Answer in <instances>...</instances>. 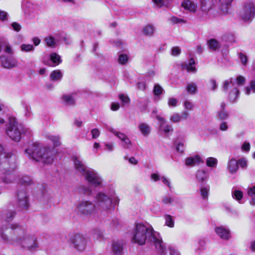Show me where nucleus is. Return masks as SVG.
<instances>
[{
    "instance_id": "nucleus-6",
    "label": "nucleus",
    "mask_w": 255,
    "mask_h": 255,
    "mask_svg": "<svg viewBox=\"0 0 255 255\" xmlns=\"http://www.w3.org/2000/svg\"><path fill=\"white\" fill-rule=\"evenodd\" d=\"M255 16V4L253 2L245 3L239 13L240 19L245 22H251Z\"/></svg>"
},
{
    "instance_id": "nucleus-10",
    "label": "nucleus",
    "mask_w": 255,
    "mask_h": 255,
    "mask_svg": "<svg viewBox=\"0 0 255 255\" xmlns=\"http://www.w3.org/2000/svg\"><path fill=\"white\" fill-rule=\"evenodd\" d=\"M83 175L94 186L98 187L102 185V178L93 169L89 168Z\"/></svg>"
},
{
    "instance_id": "nucleus-2",
    "label": "nucleus",
    "mask_w": 255,
    "mask_h": 255,
    "mask_svg": "<svg viewBox=\"0 0 255 255\" xmlns=\"http://www.w3.org/2000/svg\"><path fill=\"white\" fill-rule=\"evenodd\" d=\"M131 242L139 245L152 243L160 255H165L166 248L159 234L150 224H135L130 233Z\"/></svg>"
},
{
    "instance_id": "nucleus-36",
    "label": "nucleus",
    "mask_w": 255,
    "mask_h": 255,
    "mask_svg": "<svg viewBox=\"0 0 255 255\" xmlns=\"http://www.w3.org/2000/svg\"><path fill=\"white\" fill-rule=\"evenodd\" d=\"M186 90L190 94H195L197 90V85L194 83H190L187 84Z\"/></svg>"
},
{
    "instance_id": "nucleus-53",
    "label": "nucleus",
    "mask_w": 255,
    "mask_h": 255,
    "mask_svg": "<svg viewBox=\"0 0 255 255\" xmlns=\"http://www.w3.org/2000/svg\"><path fill=\"white\" fill-rule=\"evenodd\" d=\"M209 85L211 89L213 91L215 90L218 87L216 80L213 79H211L209 80Z\"/></svg>"
},
{
    "instance_id": "nucleus-5",
    "label": "nucleus",
    "mask_w": 255,
    "mask_h": 255,
    "mask_svg": "<svg viewBox=\"0 0 255 255\" xmlns=\"http://www.w3.org/2000/svg\"><path fill=\"white\" fill-rule=\"evenodd\" d=\"M15 156L11 152L6 151L0 144V162L2 164V168L6 171H10V168L15 166Z\"/></svg>"
},
{
    "instance_id": "nucleus-44",
    "label": "nucleus",
    "mask_w": 255,
    "mask_h": 255,
    "mask_svg": "<svg viewBox=\"0 0 255 255\" xmlns=\"http://www.w3.org/2000/svg\"><path fill=\"white\" fill-rule=\"evenodd\" d=\"M153 91L154 95L158 96L162 94L164 90L159 84H155Z\"/></svg>"
},
{
    "instance_id": "nucleus-58",
    "label": "nucleus",
    "mask_w": 255,
    "mask_h": 255,
    "mask_svg": "<svg viewBox=\"0 0 255 255\" xmlns=\"http://www.w3.org/2000/svg\"><path fill=\"white\" fill-rule=\"evenodd\" d=\"M181 53V49L178 47H174L171 50V54L174 56L179 55Z\"/></svg>"
},
{
    "instance_id": "nucleus-29",
    "label": "nucleus",
    "mask_w": 255,
    "mask_h": 255,
    "mask_svg": "<svg viewBox=\"0 0 255 255\" xmlns=\"http://www.w3.org/2000/svg\"><path fill=\"white\" fill-rule=\"evenodd\" d=\"M195 61L193 58L189 59L188 63L185 64L184 65V68L188 72L195 73L196 72V69L195 66Z\"/></svg>"
},
{
    "instance_id": "nucleus-60",
    "label": "nucleus",
    "mask_w": 255,
    "mask_h": 255,
    "mask_svg": "<svg viewBox=\"0 0 255 255\" xmlns=\"http://www.w3.org/2000/svg\"><path fill=\"white\" fill-rule=\"evenodd\" d=\"M239 57H240V59L242 63L244 65H246L247 64V61H248L247 56L245 55H244V54L240 53L239 54Z\"/></svg>"
},
{
    "instance_id": "nucleus-40",
    "label": "nucleus",
    "mask_w": 255,
    "mask_h": 255,
    "mask_svg": "<svg viewBox=\"0 0 255 255\" xmlns=\"http://www.w3.org/2000/svg\"><path fill=\"white\" fill-rule=\"evenodd\" d=\"M48 138L50 140H51L53 142V145L54 146H57L60 145V137L59 136L49 135L48 136Z\"/></svg>"
},
{
    "instance_id": "nucleus-39",
    "label": "nucleus",
    "mask_w": 255,
    "mask_h": 255,
    "mask_svg": "<svg viewBox=\"0 0 255 255\" xmlns=\"http://www.w3.org/2000/svg\"><path fill=\"white\" fill-rule=\"evenodd\" d=\"M243 196V192L238 190H232V196L233 198L235 199L238 202L242 199Z\"/></svg>"
},
{
    "instance_id": "nucleus-26",
    "label": "nucleus",
    "mask_w": 255,
    "mask_h": 255,
    "mask_svg": "<svg viewBox=\"0 0 255 255\" xmlns=\"http://www.w3.org/2000/svg\"><path fill=\"white\" fill-rule=\"evenodd\" d=\"M155 27L154 26L151 24L146 25L142 29L143 33L146 36H152L155 31Z\"/></svg>"
},
{
    "instance_id": "nucleus-20",
    "label": "nucleus",
    "mask_w": 255,
    "mask_h": 255,
    "mask_svg": "<svg viewBox=\"0 0 255 255\" xmlns=\"http://www.w3.org/2000/svg\"><path fill=\"white\" fill-rule=\"evenodd\" d=\"M44 41L47 47L51 48L56 47L58 43V40L51 35L45 37Z\"/></svg>"
},
{
    "instance_id": "nucleus-18",
    "label": "nucleus",
    "mask_w": 255,
    "mask_h": 255,
    "mask_svg": "<svg viewBox=\"0 0 255 255\" xmlns=\"http://www.w3.org/2000/svg\"><path fill=\"white\" fill-rule=\"evenodd\" d=\"M123 245L119 241L114 242L112 244V252L113 255H123Z\"/></svg>"
},
{
    "instance_id": "nucleus-64",
    "label": "nucleus",
    "mask_w": 255,
    "mask_h": 255,
    "mask_svg": "<svg viewBox=\"0 0 255 255\" xmlns=\"http://www.w3.org/2000/svg\"><path fill=\"white\" fill-rule=\"evenodd\" d=\"M11 26L14 30L17 32L19 31L21 29L20 25L16 22H12L11 24Z\"/></svg>"
},
{
    "instance_id": "nucleus-19",
    "label": "nucleus",
    "mask_w": 255,
    "mask_h": 255,
    "mask_svg": "<svg viewBox=\"0 0 255 255\" xmlns=\"http://www.w3.org/2000/svg\"><path fill=\"white\" fill-rule=\"evenodd\" d=\"M232 1L233 0H219V8L223 13H228Z\"/></svg>"
},
{
    "instance_id": "nucleus-47",
    "label": "nucleus",
    "mask_w": 255,
    "mask_h": 255,
    "mask_svg": "<svg viewBox=\"0 0 255 255\" xmlns=\"http://www.w3.org/2000/svg\"><path fill=\"white\" fill-rule=\"evenodd\" d=\"M176 146V150L180 153H183L185 150V144L183 142H179L177 143H175Z\"/></svg>"
},
{
    "instance_id": "nucleus-46",
    "label": "nucleus",
    "mask_w": 255,
    "mask_h": 255,
    "mask_svg": "<svg viewBox=\"0 0 255 255\" xmlns=\"http://www.w3.org/2000/svg\"><path fill=\"white\" fill-rule=\"evenodd\" d=\"M4 44H2V47L4 48V52L8 54H12L13 51L9 44L4 40Z\"/></svg>"
},
{
    "instance_id": "nucleus-22",
    "label": "nucleus",
    "mask_w": 255,
    "mask_h": 255,
    "mask_svg": "<svg viewBox=\"0 0 255 255\" xmlns=\"http://www.w3.org/2000/svg\"><path fill=\"white\" fill-rule=\"evenodd\" d=\"M228 169L231 174L236 173L238 169L237 161L234 158H231L228 163Z\"/></svg>"
},
{
    "instance_id": "nucleus-16",
    "label": "nucleus",
    "mask_w": 255,
    "mask_h": 255,
    "mask_svg": "<svg viewBox=\"0 0 255 255\" xmlns=\"http://www.w3.org/2000/svg\"><path fill=\"white\" fill-rule=\"evenodd\" d=\"M215 232L216 234L223 240H229L231 235L230 231L228 229L225 228L223 226H220L215 228Z\"/></svg>"
},
{
    "instance_id": "nucleus-49",
    "label": "nucleus",
    "mask_w": 255,
    "mask_h": 255,
    "mask_svg": "<svg viewBox=\"0 0 255 255\" xmlns=\"http://www.w3.org/2000/svg\"><path fill=\"white\" fill-rule=\"evenodd\" d=\"M20 183L22 184L29 185L31 183V180L29 177L27 176H22L19 181Z\"/></svg>"
},
{
    "instance_id": "nucleus-48",
    "label": "nucleus",
    "mask_w": 255,
    "mask_h": 255,
    "mask_svg": "<svg viewBox=\"0 0 255 255\" xmlns=\"http://www.w3.org/2000/svg\"><path fill=\"white\" fill-rule=\"evenodd\" d=\"M194 107L193 103L189 101H185L184 103V107L187 110L192 111L193 110Z\"/></svg>"
},
{
    "instance_id": "nucleus-63",
    "label": "nucleus",
    "mask_w": 255,
    "mask_h": 255,
    "mask_svg": "<svg viewBox=\"0 0 255 255\" xmlns=\"http://www.w3.org/2000/svg\"><path fill=\"white\" fill-rule=\"evenodd\" d=\"M236 81L238 85H243L245 82V78L242 76H238L236 78Z\"/></svg>"
},
{
    "instance_id": "nucleus-59",
    "label": "nucleus",
    "mask_w": 255,
    "mask_h": 255,
    "mask_svg": "<svg viewBox=\"0 0 255 255\" xmlns=\"http://www.w3.org/2000/svg\"><path fill=\"white\" fill-rule=\"evenodd\" d=\"M92 138H97L99 136L100 132L98 128H94L91 130Z\"/></svg>"
},
{
    "instance_id": "nucleus-23",
    "label": "nucleus",
    "mask_w": 255,
    "mask_h": 255,
    "mask_svg": "<svg viewBox=\"0 0 255 255\" xmlns=\"http://www.w3.org/2000/svg\"><path fill=\"white\" fill-rule=\"evenodd\" d=\"M202 162L200 156L196 155L193 157H189L186 159L185 164L188 166H193L196 164Z\"/></svg>"
},
{
    "instance_id": "nucleus-30",
    "label": "nucleus",
    "mask_w": 255,
    "mask_h": 255,
    "mask_svg": "<svg viewBox=\"0 0 255 255\" xmlns=\"http://www.w3.org/2000/svg\"><path fill=\"white\" fill-rule=\"evenodd\" d=\"M174 202V199L170 194L165 195L162 198V203L164 205H172Z\"/></svg>"
},
{
    "instance_id": "nucleus-45",
    "label": "nucleus",
    "mask_w": 255,
    "mask_h": 255,
    "mask_svg": "<svg viewBox=\"0 0 255 255\" xmlns=\"http://www.w3.org/2000/svg\"><path fill=\"white\" fill-rule=\"evenodd\" d=\"M15 213L14 212H7L4 214V217L2 218L6 222H11L12 219L15 216Z\"/></svg>"
},
{
    "instance_id": "nucleus-38",
    "label": "nucleus",
    "mask_w": 255,
    "mask_h": 255,
    "mask_svg": "<svg viewBox=\"0 0 255 255\" xmlns=\"http://www.w3.org/2000/svg\"><path fill=\"white\" fill-rule=\"evenodd\" d=\"M218 160L214 157H208L206 159V165L210 167H215L217 166Z\"/></svg>"
},
{
    "instance_id": "nucleus-32",
    "label": "nucleus",
    "mask_w": 255,
    "mask_h": 255,
    "mask_svg": "<svg viewBox=\"0 0 255 255\" xmlns=\"http://www.w3.org/2000/svg\"><path fill=\"white\" fill-rule=\"evenodd\" d=\"M50 58L54 64V66L58 65L62 62L60 55L56 53H52L50 55Z\"/></svg>"
},
{
    "instance_id": "nucleus-8",
    "label": "nucleus",
    "mask_w": 255,
    "mask_h": 255,
    "mask_svg": "<svg viewBox=\"0 0 255 255\" xmlns=\"http://www.w3.org/2000/svg\"><path fill=\"white\" fill-rule=\"evenodd\" d=\"M88 241V238L83 235L76 234L70 236L68 243L76 251L82 252L86 249Z\"/></svg>"
},
{
    "instance_id": "nucleus-50",
    "label": "nucleus",
    "mask_w": 255,
    "mask_h": 255,
    "mask_svg": "<svg viewBox=\"0 0 255 255\" xmlns=\"http://www.w3.org/2000/svg\"><path fill=\"white\" fill-rule=\"evenodd\" d=\"M153 2L158 6L167 5L168 4L169 0H152Z\"/></svg>"
},
{
    "instance_id": "nucleus-9",
    "label": "nucleus",
    "mask_w": 255,
    "mask_h": 255,
    "mask_svg": "<svg viewBox=\"0 0 255 255\" xmlns=\"http://www.w3.org/2000/svg\"><path fill=\"white\" fill-rule=\"evenodd\" d=\"M15 243L31 251L39 248L37 238L34 235H24L21 239H16Z\"/></svg>"
},
{
    "instance_id": "nucleus-12",
    "label": "nucleus",
    "mask_w": 255,
    "mask_h": 255,
    "mask_svg": "<svg viewBox=\"0 0 255 255\" xmlns=\"http://www.w3.org/2000/svg\"><path fill=\"white\" fill-rule=\"evenodd\" d=\"M108 130L117 136L121 141V144L125 149H130L131 147L132 143L127 135L111 127L107 128Z\"/></svg>"
},
{
    "instance_id": "nucleus-31",
    "label": "nucleus",
    "mask_w": 255,
    "mask_h": 255,
    "mask_svg": "<svg viewBox=\"0 0 255 255\" xmlns=\"http://www.w3.org/2000/svg\"><path fill=\"white\" fill-rule=\"evenodd\" d=\"M248 194L251 198L250 204L252 205H255V186L249 188Z\"/></svg>"
},
{
    "instance_id": "nucleus-62",
    "label": "nucleus",
    "mask_w": 255,
    "mask_h": 255,
    "mask_svg": "<svg viewBox=\"0 0 255 255\" xmlns=\"http://www.w3.org/2000/svg\"><path fill=\"white\" fill-rule=\"evenodd\" d=\"M161 177L159 174L156 173L151 174L150 176L151 179L154 182L159 181L161 179Z\"/></svg>"
},
{
    "instance_id": "nucleus-41",
    "label": "nucleus",
    "mask_w": 255,
    "mask_h": 255,
    "mask_svg": "<svg viewBox=\"0 0 255 255\" xmlns=\"http://www.w3.org/2000/svg\"><path fill=\"white\" fill-rule=\"evenodd\" d=\"M79 192L85 195H89L92 193V191L90 187L83 185L79 188Z\"/></svg>"
},
{
    "instance_id": "nucleus-27",
    "label": "nucleus",
    "mask_w": 255,
    "mask_h": 255,
    "mask_svg": "<svg viewBox=\"0 0 255 255\" xmlns=\"http://www.w3.org/2000/svg\"><path fill=\"white\" fill-rule=\"evenodd\" d=\"M138 128L142 134L144 136H147L150 132V127L145 123H141L139 124Z\"/></svg>"
},
{
    "instance_id": "nucleus-37",
    "label": "nucleus",
    "mask_w": 255,
    "mask_h": 255,
    "mask_svg": "<svg viewBox=\"0 0 255 255\" xmlns=\"http://www.w3.org/2000/svg\"><path fill=\"white\" fill-rule=\"evenodd\" d=\"M169 119L172 123H179L182 120V117L179 113H174L170 116Z\"/></svg>"
},
{
    "instance_id": "nucleus-54",
    "label": "nucleus",
    "mask_w": 255,
    "mask_h": 255,
    "mask_svg": "<svg viewBox=\"0 0 255 255\" xmlns=\"http://www.w3.org/2000/svg\"><path fill=\"white\" fill-rule=\"evenodd\" d=\"M250 144L249 142L247 141L244 142L241 146L242 150L247 152H248L250 151Z\"/></svg>"
},
{
    "instance_id": "nucleus-33",
    "label": "nucleus",
    "mask_w": 255,
    "mask_h": 255,
    "mask_svg": "<svg viewBox=\"0 0 255 255\" xmlns=\"http://www.w3.org/2000/svg\"><path fill=\"white\" fill-rule=\"evenodd\" d=\"M229 112L226 110H219L217 113V117L220 120H225L229 117Z\"/></svg>"
},
{
    "instance_id": "nucleus-24",
    "label": "nucleus",
    "mask_w": 255,
    "mask_h": 255,
    "mask_svg": "<svg viewBox=\"0 0 255 255\" xmlns=\"http://www.w3.org/2000/svg\"><path fill=\"white\" fill-rule=\"evenodd\" d=\"M207 44L209 48L212 51H216L221 47L219 42L215 39H211L208 40Z\"/></svg>"
},
{
    "instance_id": "nucleus-1",
    "label": "nucleus",
    "mask_w": 255,
    "mask_h": 255,
    "mask_svg": "<svg viewBox=\"0 0 255 255\" xmlns=\"http://www.w3.org/2000/svg\"><path fill=\"white\" fill-rule=\"evenodd\" d=\"M95 203L87 200L81 201L77 206L78 212L83 215L95 217L99 211L109 212L112 205H117L119 199L114 191L108 193L98 192L95 196Z\"/></svg>"
},
{
    "instance_id": "nucleus-15",
    "label": "nucleus",
    "mask_w": 255,
    "mask_h": 255,
    "mask_svg": "<svg viewBox=\"0 0 255 255\" xmlns=\"http://www.w3.org/2000/svg\"><path fill=\"white\" fill-rule=\"evenodd\" d=\"M156 118L160 122L159 130L162 131L165 134L167 135L169 132L173 131V128L171 125L165 124L166 121L164 118L161 117L159 116H156Z\"/></svg>"
},
{
    "instance_id": "nucleus-57",
    "label": "nucleus",
    "mask_w": 255,
    "mask_h": 255,
    "mask_svg": "<svg viewBox=\"0 0 255 255\" xmlns=\"http://www.w3.org/2000/svg\"><path fill=\"white\" fill-rule=\"evenodd\" d=\"M177 100L174 98H170L168 101V105L169 107H176L177 106Z\"/></svg>"
},
{
    "instance_id": "nucleus-43",
    "label": "nucleus",
    "mask_w": 255,
    "mask_h": 255,
    "mask_svg": "<svg viewBox=\"0 0 255 255\" xmlns=\"http://www.w3.org/2000/svg\"><path fill=\"white\" fill-rule=\"evenodd\" d=\"M252 91L253 93H255V81H252L250 83V87H246L245 93L249 95L251 94V91Z\"/></svg>"
},
{
    "instance_id": "nucleus-55",
    "label": "nucleus",
    "mask_w": 255,
    "mask_h": 255,
    "mask_svg": "<svg viewBox=\"0 0 255 255\" xmlns=\"http://www.w3.org/2000/svg\"><path fill=\"white\" fill-rule=\"evenodd\" d=\"M238 165L242 168H246L247 166V161L245 158H242L237 161Z\"/></svg>"
},
{
    "instance_id": "nucleus-61",
    "label": "nucleus",
    "mask_w": 255,
    "mask_h": 255,
    "mask_svg": "<svg viewBox=\"0 0 255 255\" xmlns=\"http://www.w3.org/2000/svg\"><path fill=\"white\" fill-rule=\"evenodd\" d=\"M219 129L222 131H226L228 129V123L226 122H222L219 126Z\"/></svg>"
},
{
    "instance_id": "nucleus-56",
    "label": "nucleus",
    "mask_w": 255,
    "mask_h": 255,
    "mask_svg": "<svg viewBox=\"0 0 255 255\" xmlns=\"http://www.w3.org/2000/svg\"><path fill=\"white\" fill-rule=\"evenodd\" d=\"M119 98L121 100L124 105L128 104L129 102V99L128 98V97L125 95H120Z\"/></svg>"
},
{
    "instance_id": "nucleus-13",
    "label": "nucleus",
    "mask_w": 255,
    "mask_h": 255,
    "mask_svg": "<svg viewBox=\"0 0 255 255\" xmlns=\"http://www.w3.org/2000/svg\"><path fill=\"white\" fill-rule=\"evenodd\" d=\"M0 61L2 67L6 69H12L17 67V61L12 57H8L4 55L0 56Z\"/></svg>"
},
{
    "instance_id": "nucleus-35",
    "label": "nucleus",
    "mask_w": 255,
    "mask_h": 255,
    "mask_svg": "<svg viewBox=\"0 0 255 255\" xmlns=\"http://www.w3.org/2000/svg\"><path fill=\"white\" fill-rule=\"evenodd\" d=\"M196 178L198 182H202L207 179V175L205 170H198L196 173Z\"/></svg>"
},
{
    "instance_id": "nucleus-14",
    "label": "nucleus",
    "mask_w": 255,
    "mask_h": 255,
    "mask_svg": "<svg viewBox=\"0 0 255 255\" xmlns=\"http://www.w3.org/2000/svg\"><path fill=\"white\" fill-rule=\"evenodd\" d=\"M74 169L77 172L83 175L89 168L84 163L80 156L74 155L72 157Z\"/></svg>"
},
{
    "instance_id": "nucleus-21",
    "label": "nucleus",
    "mask_w": 255,
    "mask_h": 255,
    "mask_svg": "<svg viewBox=\"0 0 255 255\" xmlns=\"http://www.w3.org/2000/svg\"><path fill=\"white\" fill-rule=\"evenodd\" d=\"M214 0H202L200 9L205 12H208L212 8Z\"/></svg>"
},
{
    "instance_id": "nucleus-51",
    "label": "nucleus",
    "mask_w": 255,
    "mask_h": 255,
    "mask_svg": "<svg viewBox=\"0 0 255 255\" xmlns=\"http://www.w3.org/2000/svg\"><path fill=\"white\" fill-rule=\"evenodd\" d=\"M128 58L127 55L121 54L119 55V62L120 64H125L127 62Z\"/></svg>"
},
{
    "instance_id": "nucleus-3",
    "label": "nucleus",
    "mask_w": 255,
    "mask_h": 255,
    "mask_svg": "<svg viewBox=\"0 0 255 255\" xmlns=\"http://www.w3.org/2000/svg\"><path fill=\"white\" fill-rule=\"evenodd\" d=\"M25 154L30 159L44 164H51L54 159V151L48 148L41 147L34 143L25 150Z\"/></svg>"
},
{
    "instance_id": "nucleus-11",
    "label": "nucleus",
    "mask_w": 255,
    "mask_h": 255,
    "mask_svg": "<svg viewBox=\"0 0 255 255\" xmlns=\"http://www.w3.org/2000/svg\"><path fill=\"white\" fill-rule=\"evenodd\" d=\"M29 206L28 196L24 190L18 191L17 194L16 207L19 210L23 211L28 209Z\"/></svg>"
},
{
    "instance_id": "nucleus-34",
    "label": "nucleus",
    "mask_w": 255,
    "mask_h": 255,
    "mask_svg": "<svg viewBox=\"0 0 255 255\" xmlns=\"http://www.w3.org/2000/svg\"><path fill=\"white\" fill-rule=\"evenodd\" d=\"M200 195L202 197V199L204 200H206L208 199L210 187L209 186H202L200 188Z\"/></svg>"
},
{
    "instance_id": "nucleus-42",
    "label": "nucleus",
    "mask_w": 255,
    "mask_h": 255,
    "mask_svg": "<svg viewBox=\"0 0 255 255\" xmlns=\"http://www.w3.org/2000/svg\"><path fill=\"white\" fill-rule=\"evenodd\" d=\"M20 49L22 51L30 52L34 50V48L31 44H23L20 46Z\"/></svg>"
},
{
    "instance_id": "nucleus-7",
    "label": "nucleus",
    "mask_w": 255,
    "mask_h": 255,
    "mask_svg": "<svg viewBox=\"0 0 255 255\" xmlns=\"http://www.w3.org/2000/svg\"><path fill=\"white\" fill-rule=\"evenodd\" d=\"M222 90L228 94L230 100L234 102L237 98L239 91L235 85V81L233 78H230L224 81L222 86Z\"/></svg>"
},
{
    "instance_id": "nucleus-25",
    "label": "nucleus",
    "mask_w": 255,
    "mask_h": 255,
    "mask_svg": "<svg viewBox=\"0 0 255 255\" xmlns=\"http://www.w3.org/2000/svg\"><path fill=\"white\" fill-rule=\"evenodd\" d=\"M63 77V73L59 70L53 71L50 75V78L51 81L57 82L60 81Z\"/></svg>"
},
{
    "instance_id": "nucleus-28",
    "label": "nucleus",
    "mask_w": 255,
    "mask_h": 255,
    "mask_svg": "<svg viewBox=\"0 0 255 255\" xmlns=\"http://www.w3.org/2000/svg\"><path fill=\"white\" fill-rule=\"evenodd\" d=\"M62 100L66 105L70 106L73 105L75 102V98L73 94L64 95Z\"/></svg>"
},
{
    "instance_id": "nucleus-4",
    "label": "nucleus",
    "mask_w": 255,
    "mask_h": 255,
    "mask_svg": "<svg viewBox=\"0 0 255 255\" xmlns=\"http://www.w3.org/2000/svg\"><path fill=\"white\" fill-rule=\"evenodd\" d=\"M8 125L7 128V134L9 137L15 141H19L21 137V130L23 129V132L27 135L31 134V131L28 128L23 129L22 126L19 124L16 119L13 117H8Z\"/></svg>"
},
{
    "instance_id": "nucleus-17",
    "label": "nucleus",
    "mask_w": 255,
    "mask_h": 255,
    "mask_svg": "<svg viewBox=\"0 0 255 255\" xmlns=\"http://www.w3.org/2000/svg\"><path fill=\"white\" fill-rule=\"evenodd\" d=\"M182 6L192 13H195L197 9V4L190 0H184L182 3Z\"/></svg>"
},
{
    "instance_id": "nucleus-52",
    "label": "nucleus",
    "mask_w": 255,
    "mask_h": 255,
    "mask_svg": "<svg viewBox=\"0 0 255 255\" xmlns=\"http://www.w3.org/2000/svg\"><path fill=\"white\" fill-rule=\"evenodd\" d=\"M161 180L163 183L166 185L169 188V190L171 191L172 186L170 180L164 176L161 177Z\"/></svg>"
}]
</instances>
